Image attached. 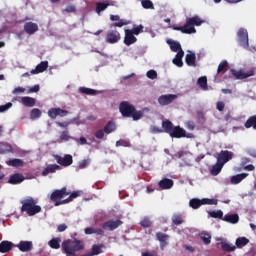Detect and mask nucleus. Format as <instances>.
<instances>
[{"label": "nucleus", "instance_id": "nucleus-62", "mask_svg": "<svg viewBox=\"0 0 256 256\" xmlns=\"http://www.w3.org/2000/svg\"><path fill=\"white\" fill-rule=\"evenodd\" d=\"M24 91H25V88H23V87H17V88H15V89L12 91V93H13V95H19V94L23 93Z\"/></svg>", "mask_w": 256, "mask_h": 256}, {"label": "nucleus", "instance_id": "nucleus-59", "mask_svg": "<svg viewBox=\"0 0 256 256\" xmlns=\"http://www.w3.org/2000/svg\"><path fill=\"white\" fill-rule=\"evenodd\" d=\"M61 141H69L71 139V136H69V133L67 131H63L60 135Z\"/></svg>", "mask_w": 256, "mask_h": 256}, {"label": "nucleus", "instance_id": "nucleus-26", "mask_svg": "<svg viewBox=\"0 0 256 256\" xmlns=\"http://www.w3.org/2000/svg\"><path fill=\"white\" fill-rule=\"evenodd\" d=\"M13 153V146L7 142H0V155Z\"/></svg>", "mask_w": 256, "mask_h": 256}, {"label": "nucleus", "instance_id": "nucleus-47", "mask_svg": "<svg viewBox=\"0 0 256 256\" xmlns=\"http://www.w3.org/2000/svg\"><path fill=\"white\" fill-rule=\"evenodd\" d=\"M141 5L143 9H155V6L151 0H142Z\"/></svg>", "mask_w": 256, "mask_h": 256}, {"label": "nucleus", "instance_id": "nucleus-35", "mask_svg": "<svg viewBox=\"0 0 256 256\" xmlns=\"http://www.w3.org/2000/svg\"><path fill=\"white\" fill-rule=\"evenodd\" d=\"M117 127L115 126V123L113 121H109L105 126H104V133L106 135H109L110 133H113Z\"/></svg>", "mask_w": 256, "mask_h": 256}, {"label": "nucleus", "instance_id": "nucleus-44", "mask_svg": "<svg viewBox=\"0 0 256 256\" xmlns=\"http://www.w3.org/2000/svg\"><path fill=\"white\" fill-rule=\"evenodd\" d=\"M200 238L203 241L204 245H210L211 244V234L209 233H201Z\"/></svg>", "mask_w": 256, "mask_h": 256}, {"label": "nucleus", "instance_id": "nucleus-8", "mask_svg": "<svg viewBox=\"0 0 256 256\" xmlns=\"http://www.w3.org/2000/svg\"><path fill=\"white\" fill-rule=\"evenodd\" d=\"M231 74L233 75V77H235V79L243 80L249 77H253V75H255V69L252 68L246 72L243 70L237 71L235 69H232Z\"/></svg>", "mask_w": 256, "mask_h": 256}, {"label": "nucleus", "instance_id": "nucleus-41", "mask_svg": "<svg viewBox=\"0 0 256 256\" xmlns=\"http://www.w3.org/2000/svg\"><path fill=\"white\" fill-rule=\"evenodd\" d=\"M39 117H41V111L39 108H33L30 112V119L35 121V119H39Z\"/></svg>", "mask_w": 256, "mask_h": 256}, {"label": "nucleus", "instance_id": "nucleus-43", "mask_svg": "<svg viewBox=\"0 0 256 256\" xmlns=\"http://www.w3.org/2000/svg\"><path fill=\"white\" fill-rule=\"evenodd\" d=\"M197 83H198L199 87H201L203 89V91H207V77L202 76V77L198 78Z\"/></svg>", "mask_w": 256, "mask_h": 256}, {"label": "nucleus", "instance_id": "nucleus-17", "mask_svg": "<svg viewBox=\"0 0 256 256\" xmlns=\"http://www.w3.org/2000/svg\"><path fill=\"white\" fill-rule=\"evenodd\" d=\"M48 68H49V62L42 61L35 67V69L30 71V75H38V73H43L47 71Z\"/></svg>", "mask_w": 256, "mask_h": 256}, {"label": "nucleus", "instance_id": "nucleus-64", "mask_svg": "<svg viewBox=\"0 0 256 256\" xmlns=\"http://www.w3.org/2000/svg\"><path fill=\"white\" fill-rule=\"evenodd\" d=\"M142 256H157V254H155V251L144 252V253H142Z\"/></svg>", "mask_w": 256, "mask_h": 256}, {"label": "nucleus", "instance_id": "nucleus-10", "mask_svg": "<svg viewBox=\"0 0 256 256\" xmlns=\"http://www.w3.org/2000/svg\"><path fill=\"white\" fill-rule=\"evenodd\" d=\"M119 41H121V34L119 33V31L115 29L107 32L106 43H110V45H113L115 43H119Z\"/></svg>", "mask_w": 256, "mask_h": 256}, {"label": "nucleus", "instance_id": "nucleus-32", "mask_svg": "<svg viewBox=\"0 0 256 256\" xmlns=\"http://www.w3.org/2000/svg\"><path fill=\"white\" fill-rule=\"evenodd\" d=\"M244 127H245L246 129H251V127H252L253 129L256 130V115L250 116V117L246 120V122L244 123Z\"/></svg>", "mask_w": 256, "mask_h": 256}, {"label": "nucleus", "instance_id": "nucleus-33", "mask_svg": "<svg viewBox=\"0 0 256 256\" xmlns=\"http://www.w3.org/2000/svg\"><path fill=\"white\" fill-rule=\"evenodd\" d=\"M172 223L173 225H183L185 220L183 219V214H174L172 216Z\"/></svg>", "mask_w": 256, "mask_h": 256}, {"label": "nucleus", "instance_id": "nucleus-57", "mask_svg": "<svg viewBox=\"0 0 256 256\" xmlns=\"http://www.w3.org/2000/svg\"><path fill=\"white\" fill-rule=\"evenodd\" d=\"M185 127L186 129H189V131H195V122L189 120L187 122H185Z\"/></svg>", "mask_w": 256, "mask_h": 256}, {"label": "nucleus", "instance_id": "nucleus-30", "mask_svg": "<svg viewBox=\"0 0 256 256\" xmlns=\"http://www.w3.org/2000/svg\"><path fill=\"white\" fill-rule=\"evenodd\" d=\"M224 165L220 162H216V164H214L210 170L211 175H213V177H217V175H219L223 169Z\"/></svg>", "mask_w": 256, "mask_h": 256}, {"label": "nucleus", "instance_id": "nucleus-9", "mask_svg": "<svg viewBox=\"0 0 256 256\" xmlns=\"http://www.w3.org/2000/svg\"><path fill=\"white\" fill-rule=\"evenodd\" d=\"M233 152L229 150H222L217 156V162L225 166V163H229L233 159Z\"/></svg>", "mask_w": 256, "mask_h": 256}, {"label": "nucleus", "instance_id": "nucleus-60", "mask_svg": "<svg viewBox=\"0 0 256 256\" xmlns=\"http://www.w3.org/2000/svg\"><path fill=\"white\" fill-rule=\"evenodd\" d=\"M96 139H103L105 137V131L104 130H97L95 132Z\"/></svg>", "mask_w": 256, "mask_h": 256}, {"label": "nucleus", "instance_id": "nucleus-63", "mask_svg": "<svg viewBox=\"0 0 256 256\" xmlns=\"http://www.w3.org/2000/svg\"><path fill=\"white\" fill-rule=\"evenodd\" d=\"M216 107H217L218 111H223V109H225V103L222 101H219V102H217Z\"/></svg>", "mask_w": 256, "mask_h": 256}, {"label": "nucleus", "instance_id": "nucleus-31", "mask_svg": "<svg viewBox=\"0 0 256 256\" xmlns=\"http://www.w3.org/2000/svg\"><path fill=\"white\" fill-rule=\"evenodd\" d=\"M80 193L79 192H72L68 198L62 200V202L56 203V207H59V205H66V203H71L73 199H77L79 197Z\"/></svg>", "mask_w": 256, "mask_h": 256}, {"label": "nucleus", "instance_id": "nucleus-20", "mask_svg": "<svg viewBox=\"0 0 256 256\" xmlns=\"http://www.w3.org/2000/svg\"><path fill=\"white\" fill-rule=\"evenodd\" d=\"M247 177H249V173L236 174L230 178V183L232 185H239V183L244 179H247Z\"/></svg>", "mask_w": 256, "mask_h": 256}, {"label": "nucleus", "instance_id": "nucleus-51", "mask_svg": "<svg viewBox=\"0 0 256 256\" xmlns=\"http://www.w3.org/2000/svg\"><path fill=\"white\" fill-rule=\"evenodd\" d=\"M116 147H131V142L129 140H118Z\"/></svg>", "mask_w": 256, "mask_h": 256}, {"label": "nucleus", "instance_id": "nucleus-7", "mask_svg": "<svg viewBox=\"0 0 256 256\" xmlns=\"http://www.w3.org/2000/svg\"><path fill=\"white\" fill-rule=\"evenodd\" d=\"M119 111L123 117H131L135 111V106L127 101H123L119 105Z\"/></svg>", "mask_w": 256, "mask_h": 256}, {"label": "nucleus", "instance_id": "nucleus-14", "mask_svg": "<svg viewBox=\"0 0 256 256\" xmlns=\"http://www.w3.org/2000/svg\"><path fill=\"white\" fill-rule=\"evenodd\" d=\"M175 99H177V95H175V94H165V95L159 96L158 103L162 107H165L167 105H171V103H173V101H175Z\"/></svg>", "mask_w": 256, "mask_h": 256}, {"label": "nucleus", "instance_id": "nucleus-56", "mask_svg": "<svg viewBox=\"0 0 256 256\" xmlns=\"http://www.w3.org/2000/svg\"><path fill=\"white\" fill-rule=\"evenodd\" d=\"M77 11V8L75 5H68L64 10H62V13H75Z\"/></svg>", "mask_w": 256, "mask_h": 256}, {"label": "nucleus", "instance_id": "nucleus-19", "mask_svg": "<svg viewBox=\"0 0 256 256\" xmlns=\"http://www.w3.org/2000/svg\"><path fill=\"white\" fill-rule=\"evenodd\" d=\"M17 248L22 253H28L33 250V242L32 241H20L17 245Z\"/></svg>", "mask_w": 256, "mask_h": 256}, {"label": "nucleus", "instance_id": "nucleus-48", "mask_svg": "<svg viewBox=\"0 0 256 256\" xmlns=\"http://www.w3.org/2000/svg\"><path fill=\"white\" fill-rule=\"evenodd\" d=\"M133 121H139L143 117L142 111H137V109L134 108V112H132L131 116Z\"/></svg>", "mask_w": 256, "mask_h": 256}, {"label": "nucleus", "instance_id": "nucleus-6", "mask_svg": "<svg viewBox=\"0 0 256 256\" xmlns=\"http://www.w3.org/2000/svg\"><path fill=\"white\" fill-rule=\"evenodd\" d=\"M238 43L243 49H249V33L247 29L240 28L237 32Z\"/></svg>", "mask_w": 256, "mask_h": 256}, {"label": "nucleus", "instance_id": "nucleus-58", "mask_svg": "<svg viewBox=\"0 0 256 256\" xmlns=\"http://www.w3.org/2000/svg\"><path fill=\"white\" fill-rule=\"evenodd\" d=\"M146 77H148V79H157V71L155 70H149L147 73H146Z\"/></svg>", "mask_w": 256, "mask_h": 256}, {"label": "nucleus", "instance_id": "nucleus-4", "mask_svg": "<svg viewBox=\"0 0 256 256\" xmlns=\"http://www.w3.org/2000/svg\"><path fill=\"white\" fill-rule=\"evenodd\" d=\"M218 201L217 199H209V198H193L189 201V206L192 209H199L201 205H217Z\"/></svg>", "mask_w": 256, "mask_h": 256}, {"label": "nucleus", "instance_id": "nucleus-52", "mask_svg": "<svg viewBox=\"0 0 256 256\" xmlns=\"http://www.w3.org/2000/svg\"><path fill=\"white\" fill-rule=\"evenodd\" d=\"M91 163V159H84L82 161L79 162L78 164V168L79 169H85V167H88V165Z\"/></svg>", "mask_w": 256, "mask_h": 256}, {"label": "nucleus", "instance_id": "nucleus-24", "mask_svg": "<svg viewBox=\"0 0 256 256\" xmlns=\"http://www.w3.org/2000/svg\"><path fill=\"white\" fill-rule=\"evenodd\" d=\"M59 169H61V166L57 164H50L42 171V176L47 177L49 173H55V171H59Z\"/></svg>", "mask_w": 256, "mask_h": 256}, {"label": "nucleus", "instance_id": "nucleus-12", "mask_svg": "<svg viewBox=\"0 0 256 256\" xmlns=\"http://www.w3.org/2000/svg\"><path fill=\"white\" fill-rule=\"evenodd\" d=\"M54 158L58 165H61L62 167H69L70 165H73V156H71V154H66L64 157L54 155Z\"/></svg>", "mask_w": 256, "mask_h": 256}, {"label": "nucleus", "instance_id": "nucleus-36", "mask_svg": "<svg viewBox=\"0 0 256 256\" xmlns=\"http://www.w3.org/2000/svg\"><path fill=\"white\" fill-rule=\"evenodd\" d=\"M221 247H222V250L226 251L227 253H231V252L235 251V249H237V247H235V245L228 243V242H222Z\"/></svg>", "mask_w": 256, "mask_h": 256}, {"label": "nucleus", "instance_id": "nucleus-34", "mask_svg": "<svg viewBox=\"0 0 256 256\" xmlns=\"http://www.w3.org/2000/svg\"><path fill=\"white\" fill-rule=\"evenodd\" d=\"M7 165H9L10 167H23L24 162L21 159H10L7 161Z\"/></svg>", "mask_w": 256, "mask_h": 256}, {"label": "nucleus", "instance_id": "nucleus-39", "mask_svg": "<svg viewBox=\"0 0 256 256\" xmlns=\"http://www.w3.org/2000/svg\"><path fill=\"white\" fill-rule=\"evenodd\" d=\"M228 67H229V63L227 62V60L222 61L218 65L217 73H227Z\"/></svg>", "mask_w": 256, "mask_h": 256}, {"label": "nucleus", "instance_id": "nucleus-18", "mask_svg": "<svg viewBox=\"0 0 256 256\" xmlns=\"http://www.w3.org/2000/svg\"><path fill=\"white\" fill-rule=\"evenodd\" d=\"M124 43L127 46L137 43V37H135V34L130 29L125 30Z\"/></svg>", "mask_w": 256, "mask_h": 256}, {"label": "nucleus", "instance_id": "nucleus-11", "mask_svg": "<svg viewBox=\"0 0 256 256\" xmlns=\"http://www.w3.org/2000/svg\"><path fill=\"white\" fill-rule=\"evenodd\" d=\"M67 115H69V111L61 108H50L48 110V117L50 119H57V117H67Z\"/></svg>", "mask_w": 256, "mask_h": 256}, {"label": "nucleus", "instance_id": "nucleus-25", "mask_svg": "<svg viewBox=\"0 0 256 256\" xmlns=\"http://www.w3.org/2000/svg\"><path fill=\"white\" fill-rule=\"evenodd\" d=\"M197 56L195 53L186 54L185 61L188 67H197Z\"/></svg>", "mask_w": 256, "mask_h": 256}, {"label": "nucleus", "instance_id": "nucleus-5", "mask_svg": "<svg viewBox=\"0 0 256 256\" xmlns=\"http://www.w3.org/2000/svg\"><path fill=\"white\" fill-rule=\"evenodd\" d=\"M67 195H69V192H67V188L63 187L60 190H54L49 199L50 201H53V203H55V207H57V203H63V197H67Z\"/></svg>", "mask_w": 256, "mask_h": 256}, {"label": "nucleus", "instance_id": "nucleus-54", "mask_svg": "<svg viewBox=\"0 0 256 256\" xmlns=\"http://www.w3.org/2000/svg\"><path fill=\"white\" fill-rule=\"evenodd\" d=\"M101 253V248L98 245L92 246V252L87 256L99 255Z\"/></svg>", "mask_w": 256, "mask_h": 256}, {"label": "nucleus", "instance_id": "nucleus-42", "mask_svg": "<svg viewBox=\"0 0 256 256\" xmlns=\"http://www.w3.org/2000/svg\"><path fill=\"white\" fill-rule=\"evenodd\" d=\"M79 92L84 95H97V90H93L91 88L80 87Z\"/></svg>", "mask_w": 256, "mask_h": 256}, {"label": "nucleus", "instance_id": "nucleus-1", "mask_svg": "<svg viewBox=\"0 0 256 256\" xmlns=\"http://www.w3.org/2000/svg\"><path fill=\"white\" fill-rule=\"evenodd\" d=\"M162 128L164 133H167L172 139H182L183 137H191V134H187V131L181 126H174L171 120H165L162 122Z\"/></svg>", "mask_w": 256, "mask_h": 256}, {"label": "nucleus", "instance_id": "nucleus-38", "mask_svg": "<svg viewBox=\"0 0 256 256\" xmlns=\"http://www.w3.org/2000/svg\"><path fill=\"white\" fill-rule=\"evenodd\" d=\"M249 243V239H247L246 237H239L236 239V247H238V249H241V247H245V245H247Z\"/></svg>", "mask_w": 256, "mask_h": 256}, {"label": "nucleus", "instance_id": "nucleus-29", "mask_svg": "<svg viewBox=\"0 0 256 256\" xmlns=\"http://www.w3.org/2000/svg\"><path fill=\"white\" fill-rule=\"evenodd\" d=\"M21 103L24 107H35L36 100L33 97L24 96L21 98Z\"/></svg>", "mask_w": 256, "mask_h": 256}, {"label": "nucleus", "instance_id": "nucleus-22", "mask_svg": "<svg viewBox=\"0 0 256 256\" xmlns=\"http://www.w3.org/2000/svg\"><path fill=\"white\" fill-rule=\"evenodd\" d=\"M23 181H25L23 174H14L10 176L8 183H10V185H19V183H23Z\"/></svg>", "mask_w": 256, "mask_h": 256}, {"label": "nucleus", "instance_id": "nucleus-53", "mask_svg": "<svg viewBox=\"0 0 256 256\" xmlns=\"http://www.w3.org/2000/svg\"><path fill=\"white\" fill-rule=\"evenodd\" d=\"M129 23H127V21L125 20H118V22H115L113 24L110 25V28L113 29V27H123L125 25H128Z\"/></svg>", "mask_w": 256, "mask_h": 256}, {"label": "nucleus", "instance_id": "nucleus-28", "mask_svg": "<svg viewBox=\"0 0 256 256\" xmlns=\"http://www.w3.org/2000/svg\"><path fill=\"white\" fill-rule=\"evenodd\" d=\"M13 249V242L2 241L0 243V253H9Z\"/></svg>", "mask_w": 256, "mask_h": 256}, {"label": "nucleus", "instance_id": "nucleus-46", "mask_svg": "<svg viewBox=\"0 0 256 256\" xmlns=\"http://www.w3.org/2000/svg\"><path fill=\"white\" fill-rule=\"evenodd\" d=\"M61 240L59 238H53L50 240L49 245L52 249H59L61 247Z\"/></svg>", "mask_w": 256, "mask_h": 256}, {"label": "nucleus", "instance_id": "nucleus-55", "mask_svg": "<svg viewBox=\"0 0 256 256\" xmlns=\"http://www.w3.org/2000/svg\"><path fill=\"white\" fill-rule=\"evenodd\" d=\"M13 107V103L8 102L5 105H0V113H5V111L11 109Z\"/></svg>", "mask_w": 256, "mask_h": 256}, {"label": "nucleus", "instance_id": "nucleus-21", "mask_svg": "<svg viewBox=\"0 0 256 256\" xmlns=\"http://www.w3.org/2000/svg\"><path fill=\"white\" fill-rule=\"evenodd\" d=\"M184 56H185V52L183 50L178 51L175 58L172 60V63L176 65V67H183Z\"/></svg>", "mask_w": 256, "mask_h": 256}, {"label": "nucleus", "instance_id": "nucleus-16", "mask_svg": "<svg viewBox=\"0 0 256 256\" xmlns=\"http://www.w3.org/2000/svg\"><path fill=\"white\" fill-rule=\"evenodd\" d=\"M24 31L28 35H35V33H37V31H39V25H37V23H33V22H26L24 24Z\"/></svg>", "mask_w": 256, "mask_h": 256}, {"label": "nucleus", "instance_id": "nucleus-15", "mask_svg": "<svg viewBox=\"0 0 256 256\" xmlns=\"http://www.w3.org/2000/svg\"><path fill=\"white\" fill-rule=\"evenodd\" d=\"M156 239H157V241L160 242V249L162 251H164L165 247H167V245H168L167 241L169 240V235H167L163 232H157Z\"/></svg>", "mask_w": 256, "mask_h": 256}, {"label": "nucleus", "instance_id": "nucleus-3", "mask_svg": "<svg viewBox=\"0 0 256 256\" xmlns=\"http://www.w3.org/2000/svg\"><path fill=\"white\" fill-rule=\"evenodd\" d=\"M21 203V212L27 213L29 217H33L34 215H37V213H41V206L37 205V202L32 197L22 200Z\"/></svg>", "mask_w": 256, "mask_h": 256}, {"label": "nucleus", "instance_id": "nucleus-40", "mask_svg": "<svg viewBox=\"0 0 256 256\" xmlns=\"http://www.w3.org/2000/svg\"><path fill=\"white\" fill-rule=\"evenodd\" d=\"M169 45L171 51H173L174 53H178V51H183V49L181 48V44L179 42L171 41L169 42Z\"/></svg>", "mask_w": 256, "mask_h": 256}, {"label": "nucleus", "instance_id": "nucleus-37", "mask_svg": "<svg viewBox=\"0 0 256 256\" xmlns=\"http://www.w3.org/2000/svg\"><path fill=\"white\" fill-rule=\"evenodd\" d=\"M208 214L210 217H212V219H221L222 221L224 219L222 210L209 211Z\"/></svg>", "mask_w": 256, "mask_h": 256}, {"label": "nucleus", "instance_id": "nucleus-49", "mask_svg": "<svg viewBox=\"0 0 256 256\" xmlns=\"http://www.w3.org/2000/svg\"><path fill=\"white\" fill-rule=\"evenodd\" d=\"M143 29L144 27L141 24L138 26L134 25V27L130 30V32L133 33L134 35H139L143 33Z\"/></svg>", "mask_w": 256, "mask_h": 256}, {"label": "nucleus", "instance_id": "nucleus-61", "mask_svg": "<svg viewBox=\"0 0 256 256\" xmlns=\"http://www.w3.org/2000/svg\"><path fill=\"white\" fill-rule=\"evenodd\" d=\"M150 133H153V134L163 133V130L157 126H151Z\"/></svg>", "mask_w": 256, "mask_h": 256}, {"label": "nucleus", "instance_id": "nucleus-45", "mask_svg": "<svg viewBox=\"0 0 256 256\" xmlns=\"http://www.w3.org/2000/svg\"><path fill=\"white\" fill-rule=\"evenodd\" d=\"M109 7V4L105 2H97L96 3V13H101L102 11H105Z\"/></svg>", "mask_w": 256, "mask_h": 256}, {"label": "nucleus", "instance_id": "nucleus-13", "mask_svg": "<svg viewBox=\"0 0 256 256\" xmlns=\"http://www.w3.org/2000/svg\"><path fill=\"white\" fill-rule=\"evenodd\" d=\"M122 223L123 221L121 220H108L103 223L102 229H104V231H115V229L121 227Z\"/></svg>", "mask_w": 256, "mask_h": 256}, {"label": "nucleus", "instance_id": "nucleus-2", "mask_svg": "<svg viewBox=\"0 0 256 256\" xmlns=\"http://www.w3.org/2000/svg\"><path fill=\"white\" fill-rule=\"evenodd\" d=\"M200 25H203V20L199 16H194L187 18L184 26H174L173 29L174 31H181V33L191 35V33H197L195 27H199Z\"/></svg>", "mask_w": 256, "mask_h": 256}, {"label": "nucleus", "instance_id": "nucleus-23", "mask_svg": "<svg viewBox=\"0 0 256 256\" xmlns=\"http://www.w3.org/2000/svg\"><path fill=\"white\" fill-rule=\"evenodd\" d=\"M173 185H174L173 180H171L169 178H164L159 181V187L162 190L171 189L173 187Z\"/></svg>", "mask_w": 256, "mask_h": 256}, {"label": "nucleus", "instance_id": "nucleus-50", "mask_svg": "<svg viewBox=\"0 0 256 256\" xmlns=\"http://www.w3.org/2000/svg\"><path fill=\"white\" fill-rule=\"evenodd\" d=\"M140 225L144 229H149V227H151L152 225V222L148 217H145L144 219L141 220Z\"/></svg>", "mask_w": 256, "mask_h": 256}, {"label": "nucleus", "instance_id": "nucleus-27", "mask_svg": "<svg viewBox=\"0 0 256 256\" xmlns=\"http://www.w3.org/2000/svg\"><path fill=\"white\" fill-rule=\"evenodd\" d=\"M223 221L226 223H231L232 225H235L239 223V215L238 214H226L223 218Z\"/></svg>", "mask_w": 256, "mask_h": 256}]
</instances>
